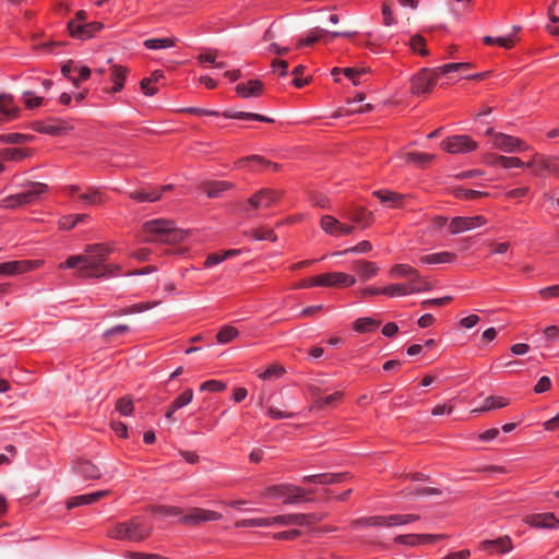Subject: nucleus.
Returning a JSON list of instances; mask_svg holds the SVG:
<instances>
[{
	"instance_id": "obj_54",
	"label": "nucleus",
	"mask_w": 559,
	"mask_h": 559,
	"mask_svg": "<svg viewBox=\"0 0 559 559\" xmlns=\"http://www.w3.org/2000/svg\"><path fill=\"white\" fill-rule=\"evenodd\" d=\"M381 12H382V16H383V24L385 26H392L396 23L395 17L393 15V10H392V0L384 1V3L382 4Z\"/></svg>"
},
{
	"instance_id": "obj_46",
	"label": "nucleus",
	"mask_w": 559,
	"mask_h": 559,
	"mask_svg": "<svg viewBox=\"0 0 559 559\" xmlns=\"http://www.w3.org/2000/svg\"><path fill=\"white\" fill-rule=\"evenodd\" d=\"M270 516L245 519L236 523V527H269Z\"/></svg>"
},
{
	"instance_id": "obj_3",
	"label": "nucleus",
	"mask_w": 559,
	"mask_h": 559,
	"mask_svg": "<svg viewBox=\"0 0 559 559\" xmlns=\"http://www.w3.org/2000/svg\"><path fill=\"white\" fill-rule=\"evenodd\" d=\"M309 491L293 484H277L265 487L261 497L267 500H282L284 504H298L311 501L308 498Z\"/></svg>"
},
{
	"instance_id": "obj_26",
	"label": "nucleus",
	"mask_w": 559,
	"mask_h": 559,
	"mask_svg": "<svg viewBox=\"0 0 559 559\" xmlns=\"http://www.w3.org/2000/svg\"><path fill=\"white\" fill-rule=\"evenodd\" d=\"M481 548L490 554H504L512 549V543L508 536H504L493 540H484Z\"/></svg>"
},
{
	"instance_id": "obj_39",
	"label": "nucleus",
	"mask_w": 559,
	"mask_h": 559,
	"mask_svg": "<svg viewBox=\"0 0 559 559\" xmlns=\"http://www.w3.org/2000/svg\"><path fill=\"white\" fill-rule=\"evenodd\" d=\"M328 35V31L314 27L304 38H299L297 41V48L308 47L317 43L323 35Z\"/></svg>"
},
{
	"instance_id": "obj_2",
	"label": "nucleus",
	"mask_w": 559,
	"mask_h": 559,
	"mask_svg": "<svg viewBox=\"0 0 559 559\" xmlns=\"http://www.w3.org/2000/svg\"><path fill=\"white\" fill-rule=\"evenodd\" d=\"M153 532L152 523L142 515H136L128 521L116 524L110 536L121 540L143 542L147 539Z\"/></svg>"
},
{
	"instance_id": "obj_29",
	"label": "nucleus",
	"mask_w": 559,
	"mask_h": 559,
	"mask_svg": "<svg viewBox=\"0 0 559 559\" xmlns=\"http://www.w3.org/2000/svg\"><path fill=\"white\" fill-rule=\"evenodd\" d=\"M355 528L358 527H390L389 515L364 516L353 522Z\"/></svg>"
},
{
	"instance_id": "obj_47",
	"label": "nucleus",
	"mask_w": 559,
	"mask_h": 559,
	"mask_svg": "<svg viewBox=\"0 0 559 559\" xmlns=\"http://www.w3.org/2000/svg\"><path fill=\"white\" fill-rule=\"evenodd\" d=\"M348 474L346 473H324L320 474L319 485L338 484L346 480Z\"/></svg>"
},
{
	"instance_id": "obj_18",
	"label": "nucleus",
	"mask_w": 559,
	"mask_h": 559,
	"mask_svg": "<svg viewBox=\"0 0 559 559\" xmlns=\"http://www.w3.org/2000/svg\"><path fill=\"white\" fill-rule=\"evenodd\" d=\"M238 168H246L251 171H260L264 169H269L271 171H277L280 166L270 160L264 159L259 155H251L243 158H240L236 163Z\"/></svg>"
},
{
	"instance_id": "obj_59",
	"label": "nucleus",
	"mask_w": 559,
	"mask_h": 559,
	"mask_svg": "<svg viewBox=\"0 0 559 559\" xmlns=\"http://www.w3.org/2000/svg\"><path fill=\"white\" fill-rule=\"evenodd\" d=\"M371 249H372V245L367 240H362V241L358 242L356 246L345 249L344 251L340 252L338 254H345L348 252L366 253V252H369Z\"/></svg>"
},
{
	"instance_id": "obj_43",
	"label": "nucleus",
	"mask_w": 559,
	"mask_h": 559,
	"mask_svg": "<svg viewBox=\"0 0 559 559\" xmlns=\"http://www.w3.org/2000/svg\"><path fill=\"white\" fill-rule=\"evenodd\" d=\"M153 513L157 516H163V518H166V516H179L180 518L183 514V510L179 507H175V506H156L153 508Z\"/></svg>"
},
{
	"instance_id": "obj_33",
	"label": "nucleus",
	"mask_w": 559,
	"mask_h": 559,
	"mask_svg": "<svg viewBox=\"0 0 559 559\" xmlns=\"http://www.w3.org/2000/svg\"><path fill=\"white\" fill-rule=\"evenodd\" d=\"M245 236L248 237L251 240H270L272 242H275L277 240V236L271 228H264V227H257L251 228L249 230L245 231Z\"/></svg>"
},
{
	"instance_id": "obj_48",
	"label": "nucleus",
	"mask_w": 559,
	"mask_h": 559,
	"mask_svg": "<svg viewBox=\"0 0 559 559\" xmlns=\"http://www.w3.org/2000/svg\"><path fill=\"white\" fill-rule=\"evenodd\" d=\"M284 372V367L277 364H272L264 371L259 372L258 377L262 380H270L272 378H280Z\"/></svg>"
},
{
	"instance_id": "obj_28",
	"label": "nucleus",
	"mask_w": 559,
	"mask_h": 559,
	"mask_svg": "<svg viewBox=\"0 0 559 559\" xmlns=\"http://www.w3.org/2000/svg\"><path fill=\"white\" fill-rule=\"evenodd\" d=\"M171 189L170 185L164 186L160 190L152 189L150 191L146 190H135L129 193V198L135 200L138 202H155L160 199L162 192Z\"/></svg>"
},
{
	"instance_id": "obj_1",
	"label": "nucleus",
	"mask_w": 559,
	"mask_h": 559,
	"mask_svg": "<svg viewBox=\"0 0 559 559\" xmlns=\"http://www.w3.org/2000/svg\"><path fill=\"white\" fill-rule=\"evenodd\" d=\"M112 249L106 243H93L86 246L84 254L69 257L59 264V269H78L83 277H112L120 275V265L106 264Z\"/></svg>"
},
{
	"instance_id": "obj_37",
	"label": "nucleus",
	"mask_w": 559,
	"mask_h": 559,
	"mask_svg": "<svg viewBox=\"0 0 559 559\" xmlns=\"http://www.w3.org/2000/svg\"><path fill=\"white\" fill-rule=\"evenodd\" d=\"M509 404V400L503 396H488L484 401V405L480 408L474 409V413L488 412L497 408H502Z\"/></svg>"
},
{
	"instance_id": "obj_22",
	"label": "nucleus",
	"mask_w": 559,
	"mask_h": 559,
	"mask_svg": "<svg viewBox=\"0 0 559 559\" xmlns=\"http://www.w3.org/2000/svg\"><path fill=\"white\" fill-rule=\"evenodd\" d=\"M108 495L109 490H98L90 493L74 496L68 499L67 508L71 510L81 506H90Z\"/></svg>"
},
{
	"instance_id": "obj_20",
	"label": "nucleus",
	"mask_w": 559,
	"mask_h": 559,
	"mask_svg": "<svg viewBox=\"0 0 559 559\" xmlns=\"http://www.w3.org/2000/svg\"><path fill=\"white\" fill-rule=\"evenodd\" d=\"M555 157L546 156L542 154H534L532 158L526 163L527 168L533 169V174L539 177L547 176L549 169L554 168Z\"/></svg>"
},
{
	"instance_id": "obj_36",
	"label": "nucleus",
	"mask_w": 559,
	"mask_h": 559,
	"mask_svg": "<svg viewBox=\"0 0 559 559\" xmlns=\"http://www.w3.org/2000/svg\"><path fill=\"white\" fill-rule=\"evenodd\" d=\"M449 233L451 235H457L464 231L472 230L469 217L468 216H455L453 217L449 225Z\"/></svg>"
},
{
	"instance_id": "obj_4",
	"label": "nucleus",
	"mask_w": 559,
	"mask_h": 559,
	"mask_svg": "<svg viewBox=\"0 0 559 559\" xmlns=\"http://www.w3.org/2000/svg\"><path fill=\"white\" fill-rule=\"evenodd\" d=\"M356 283L353 275L344 272H330L319 274L312 277L302 278L293 285L294 289H304L311 287H350Z\"/></svg>"
},
{
	"instance_id": "obj_7",
	"label": "nucleus",
	"mask_w": 559,
	"mask_h": 559,
	"mask_svg": "<svg viewBox=\"0 0 559 559\" xmlns=\"http://www.w3.org/2000/svg\"><path fill=\"white\" fill-rule=\"evenodd\" d=\"M485 134L490 136L492 148L504 153L525 152L530 150V145L523 140L506 133L495 132L492 128L487 129Z\"/></svg>"
},
{
	"instance_id": "obj_14",
	"label": "nucleus",
	"mask_w": 559,
	"mask_h": 559,
	"mask_svg": "<svg viewBox=\"0 0 559 559\" xmlns=\"http://www.w3.org/2000/svg\"><path fill=\"white\" fill-rule=\"evenodd\" d=\"M43 265L41 260H16L0 263V275L12 276L31 272Z\"/></svg>"
},
{
	"instance_id": "obj_61",
	"label": "nucleus",
	"mask_w": 559,
	"mask_h": 559,
	"mask_svg": "<svg viewBox=\"0 0 559 559\" xmlns=\"http://www.w3.org/2000/svg\"><path fill=\"white\" fill-rule=\"evenodd\" d=\"M394 542L400 545H406L412 547L419 545L417 534L399 535L394 538Z\"/></svg>"
},
{
	"instance_id": "obj_11",
	"label": "nucleus",
	"mask_w": 559,
	"mask_h": 559,
	"mask_svg": "<svg viewBox=\"0 0 559 559\" xmlns=\"http://www.w3.org/2000/svg\"><path fill=\"white\" fill-rule=\"evenodd\" d=\"M440 146L449 154H466L474 152L478 144L469 135L459 134L445 138Z\"/></svg>"
},
{
	"instance_id": "obj_16",
	"label": "nucleus",
	"mask_w": 559,
	"mask_h": 559,
	"mask_svg": "<svg viewBox=\"0 0 559 559\" xmlns=\"http://www.w3.org/2000/svg\"><path fill=\"white\" fill-rule=\"evenodd\" d=\"M104 24L102 22H90L79 23L78 21H70L68 23V29L72 37L86 40L93 37L96 33L103 29Z\"/></svg>"
},
{
	"instance_id": "obj_63",
	"label": "nucleus",
	"mask_w": 559,
	"mask_h": 559,
	"mask_svg": "<svg viewBox=\"0 0 559 559\" xmlns=\"http://www.w3.org/2000/svg\"><path fill=\"white\" fill-rule=\"evenodd\" d=\"M88 216L86 214H74L70 215L64 218V222H62V227L71 229L75 227L79 223L83 222Z\"/></svg>"
},
{
	"instance_id": "obj_42",
	"label": "nucleus",
	"mask_w": 559,
	"mask_h": 559,
	"mask_svg": "<svg viewBox=\"0 0 559 559\" xmlns=\"http://www.w3.org/2000/svg\"><path fill=\"white\" fill-rule=\"evenodd\" d=\"M176 45L175 38H150L144 41V46L151 50L171 48Z\"/></svg>"
},
{
	"instance_id": "obj_58",
	"label": "nucleus",
	"mask_w": 559,
	"mask_h": 559,
	"mask_svg": "<svg viewBox=\"0 0 559 559\" xmlns=\"http://www.w3.org/2000/svg\"><path fill=\"white\" fill-rule=\"evenodd\" d=\"M226 384L219 380H207L200 385V391L222 392Z\"/></svg>"
},
{
	"instance_id": "obj_5",
	"label": "nucleus",
	"mask_w": 559,
	"mask_h": 559,
	"mask_svg": "<svg viewBox=\"0 0 559 559\" xmlns=\"http://www.w3.org/2000/svg\"><path fill=\"white\" fill-rule=\"evenodd\" d=\"M47 185L43 182H32L25 190L5 197L0 201L2 209L14 210L20 206L36 202L44 193L47 192Z\"/></svg>"
},
{
	"instance_id": "obj_35",
	"label": "nucleus",
	"mask_w": 559,
	"mask_h": 559,
	"mask_svg": "<svg viewBox=\"0 0 559 559\" xmlns=\"http://www.w3.org/2000/svg\"><path fill=\"white\" fill-rule=\"evenodd\" d=\"M379 325L380 322L370 317L359 318L353 322V329L357 333L372 332L377 330Z\"/></svg>"
},
{
	"instance_id": "obj_41",
	"label": "nucleus",
	"mask_w": 559,
	"mask_h": 559,
	"mask_svg": "<svg viewBox=\"0 0 559 559\" xmlns=\"http://www.w3.org/2000/svg\"><path fill=\"white\" fill-rule=\"evenodd\" d=\"M420 519L417 514L405 513V514H391L389 515V525L393 526H403L411 523H414Z\"/></svg>"
},
{
	"instance_id": "obj_13",
	"label": "nucleus",
	"mask_w": 559,
	"mask_h": 559,
	"mask_svg": "<svg viewBox=\"0 0 559 559\" xmlns=\"http://www.w3.org/2000/svg\"><path fill=\"white\" fill-rule=\"evenodd\" d=\"M432 289V286H418L416 283H393L389 284L384 287H381L382 295L388 297H403L414 294H419L424 292H429Z\"/></svg>"
},
{
	"instance_id": "obj_60",
	"label": "nucleus",
	"mask_w": 559,
	"mask_h": 559,
	"mask_svg": "<svg viewBox=\"0 0 559 559\" xmlns=\"http://www.w3.org/2000/svg\"><path fill=\"white\" fill-rule=\"evenodd\" d=\"M419 545H430L445 538L442 534H417Z\"/></svg>"
},
{
	"instance_id": "obj_55",
	"label": "nucleus",
	"mask_w": 559,
	"mask_h": 559,
	"mask_svg": "<svg viewBox=\"0 0 559 559\" xmlns=\"http://www.w3.org/2000/svg\"><path fill=\"white\" fill-rule=\"evenodd\" d=\"M35 130L44 134L60 135L64 129L57 123H41Z\"/></svg>"
},
{
	"instance_id": "obj_45",
	"label": "nucleus",
	"mask_w": 559,
	"mask_h": 559,
	"mask_svg": "<svg viewBox=\"0 0 559 559\" xmlns=\"http://www.w3.org/2000/svg\"><path fill=\"white\" fill-rule=\"evenodd\" d=\"M239 332L236 328L231 325H225L218 331L216 340L219 344H227L236 338Z\"/></svg>"
},
{
	"instance_id": "obj_53",
	"label": "nucleus",
	"mask_w": 559,
	"mask_h": 559,
	"mask_svg": "<svg viewBox=\"0 0 559 559\" xmlns=\"http://www.w3.org/2000/svg\"><path fill=\"white\" fill-rule=\"evenodd\" d=\"M409 46H411V49L414 52H417L420 56H427L428 55V50L426 49V40L420 35L413 36L411 38V40H409Z\"/></svg>"
},
{
	"instance_id": "obj_31",
	"label": "nucleus",
	"mask_w": 559,
	"mask_h": 559,
	"mask_svg": "<svg viewBox=\"0 0 559 559\" xmlns=\"http://www.w3.org/2000/svg\"><path fill=\"white\" fill-rule=\"evenodd\" d=\"M365 95L358 94L352 100H348L346 107L344 108L345 114L354 115V114H366L371 111L372 106L370 104H364Z\"/></svg>"
},
{
	"instance_id": "obj_52",
	"label": "nucleus",
	"mask_w": 559,
	"mask_h": 559,
	"mask_svg": "<svg viewBox=\"0 0 559 559\" xmlns=\"http://www.w3.org/2000/svg\"><path fill=\"white\" fill-rule=\"evenodd\" d=\"M193 399L192 389H186L180 395H178L171 403L173 409H180L187 406Z\"/></svg>"
},
{
	"instance_id": "obj_38",
	"label": "nucleus",
	"mask_w": 559,
	"mask_h": 559,
	"mask_svg": "<svg viewBox=\"0 0 559 559\" xmlns=\"http://www.w3.org/2000/svg\"><path fill=\"white\" fill-rule=\"evenodd\" d=\"M344 393L341 391H336L330 395L316 397L311 408L323 409L328 406H331L335 403H338L343 400Z\"/></svg>"
},
{
	"instance_id": "obj_56",
	"label": "nucleus",
	"mask_w": 559,
	"mask_h": 559,
	"mask_svg": "<svg viewBox=\"0 0 559 559\" xmlns=\"http://www.w3.org/2000/svg\"><path fill=\"white\" fill-rule=\"evenodd\" d=\"M354 221L358 224H362L364 227H367L372 224L373 214L365 209H360L355 213Z\"/></svg>"
},
{
	"instance_id": "obj_44",
	"label": "nucleus",
	"mask_w": 559,
	"mask_h": 559,
	"mask_svg": "<svg viewBox=\"0 0 559 559\" xmlns=\"http://www.w3.org/2000/svg\"><path fill=\"white\" fill-rule=\"evenodd\" d=\"M78 199L87 205H96L103 203V193L99 190L90 189L87 192L78 195Z\"/></svg>"
},
{
	"instance_id": "obj_40",
	"label": "nucleus",
	"mask_w": 559,
	"mask_h": 559,
	"mask_svg": "<svg viewBox=\"0 0 559 559\" xmlns=\"http://www.w3.org/2000/svg\"><path fill=\"white\" fill-rule=\"evenodd\" d=\"M483 41H484V44H486L488 46L498 45L502 48L510 49L514 46L515 39H514V35L511 34L508 36H498V37L485 36L483 38Z\"/></svg>"
},
{
	"instance_id": "obj_49",
	"label": "nucleus",
	"mask_w": 559,
	"mask_h": 559,
	"mask_svg": "<svg viewBox=\"0 0 559 559\" xmlns=\"http://www.w3.org/2000/svg\"><path fill=\"white\" fill-rule=\"evenodd\" d=\"M23 102L24 106L27 109H35L43 105L44 98L40 96H37L35 93L31 91H26L23 93Z\"/></svg>"
},
{
	"instance_id": "obj_32",
	"label": "nucleus",
	"mask_w": 559,
	"mask_h": 559,
	"mask_svg": "<svg viewBox=\"0 0 559 559\" xmlns=\"http://www.w3.org/2000/svg\"><path fill=\"white\" fill-rule=\"evenodd\" d=\"M0 112L8 120H13L19 116L20 109L14 104L13 97L11 95H0Z\"/></svg>"
},
{
	"instance_id": "obj_17",
	"label": "nucleus",
	"mask_w": 559,
	"mask_h": 559,
	"mask_svg": "<svg viewBox=\"0 0 559 559\" xmlns=\"http://www.w3.org/2000/svg\"><path fill=\"white\" fill-rule=\"evenodd\" d=\"M281 198V193L272 189H261L249 199V205L254 209H267L274 205Z\"/></svg>"
},
{
	"instance_id": "obj_50",
	"label": "nucleus",
	"mask_w": 559,
	"mask_h": 559,
	"mask_svg": "<svg viewBox=\"0 0 559 559\" xmlns=\"http://www.w3.org/2000/svg\"><path fill=\"white\" fill-rule=\"evenodd\" d=\"M488 192L473 190V189H456L455 197L463 200H475L483 197H488Z\"/></svg>"
},
{
	"instance_id": "obj_12",
	"label": "nucleus",
	"mask_w": 559,
	"mask_h": 559,
	"mask_svg": "<svg viewBox=\"0 0 559 559\" xmlns=\"http://www.w3.org/2000/svg\"><path fill=\"white\" fill-rule=\"evenodd\" d=\"M223 519V514L209 509L191 508L180 518V523L190 526H198L203 523L217 522Z\"/></svg>"
},
{
	"instance_id": "obj_30",
	"label": "nucleus",
	"mask_w": 559,
	"mask_h": 559,
	"mask_svg": "<svg viewBox=\"0 0 559 559\" xmlns=\"http://www.w3.org/2000/svg\"><path fill=\"white\" fill-rule=\"evenodd\" d=\"M127 69L122 66L115 64L110 68V78L112 82L111 93H119L124 87Z\"/></svg>"
},
{
	"instance_id": "obj_23",
	"label": "nucleus",
	"mask_w": 559,
	"mask_h": 559,
	"mask_svg": "<svg viewBox=\"0 0 559 559\" xmlns=\"http://www.w3.org/2000/svg\"><path fill=\"white\" fill-rule=\"evenodd\" d=\"M264 85L260 80H249L236 85V92L241 98L258 97L263 93Z\"/></svg>"
},
{
	"instance_id": "obj_21",
	"label": "nucleus",
	"mask_w": 559,
	"mask_h": 559,
	"mask_svg": "<svg viewBox=\"0 0 559 559\" xmlns=\"http://www.w3.org/2000/svg\"><path fill=\"white\" fill-rule=\"evenodd\" d=\"M524 522L536 528H558L559 520L551 512L530 514Z\"/></svg>"
},
{
	"instance_id": "obj_34",
	"label": "nucleus",
	"mask_w": 559,
	"mask_h": 559,
	"mask_svg": "<svg viewBox=\"0 0 559 559\" xmlns=\"http://www.w3.org/2000/svg\"><path fill=\"white\" fill-rule=\"evenodd\" d=\"M76 472L86 479H99L102 476L99 468L90 461L80 462Z\"/></svg>"
},
{
	"instance_id": "obj_57",
	"label": "nucleus",
	"mask_w": 559,
	"mask_h": 559,
	"mask_svg": "<svg viewBox=\"0 0 559 559\" xmlns=\"http://www.w3.org/2000/svg\"><path fill=\"white\" fill-rule=\"evenodd\" d=\"M468 67H469V63L451 62V63H445V64L437 68V71H438V73L449 74V73L457 72L461 69L468 68Z\"/></svg>"
},
{
	"instance_id": "obj_64",
	"label": "nucleus",
	"mask_w": 559,
	"mask_h": 559,
	"mask_svg": "<svg viewBox=\"0 0 559 559\" xmlns=\"http://www.w3.org/2000/svg\"><path fill=\"white\" fill-rule=\"evenodd\" d=\"M543 334L548 342H559V326L548 325L544 329Z\"/></svg>"
},
{
	"instance_id": "obj_6",
	"label": "nucleus",
	"mask_w": 559,
	"mask_h": 559,
	"mask_svg": "<svg viewBox=\"0 0 559 559\" xmlns=\"http://www.w3.org/2000/svg\"><path fill=\"white\" fill-rule=\"evenodd\" d=\"M176 230L175 223L169 219L157 218L152 219L143 225V237L146 241H170L174 239Z\"/></svg>"
},
{
	"instance_id": "obj_10",
	"label": "nucleus",
	"mask_w": 559,
	"mask_h": 559,
	"mask_svg": "<svg viewBox=\"0 0 559 559\" xmlns=\"http://www.w3.org/2000/svg\"><path fill=\"white\" fill-rule=\"evenodd\" d=\"M323 515L319 513H292V514H282L270 516V525H280V526H305L318 523L323 520Z\"/></svg>"
},
{
	"instance_id": "obj_51",
	"label": "nucleus",
	"mask_w": 559,
	"mask_h": 559,
	"mask_svg": "<svg viewBox=\"0 0 559 559\" xmlns=\"http://www.w3.org/2000/svg\"><path fill=\"white\" fill-rule=\"evenodd\" d=\"M133 409V402L129 397H120L116 403V411L122 416H131Z\"/></svg>"
},
{
	"instance_id": "obj_62",
	"label": "nucleus",
	"mask_w": 559,
	"mask_h": 559,
	"mask_svg": "<svg viewBox=\"0 0 559 559\" xmlns=\"http://www.w3.org/2000/svg\"><path fill=\"white\" fill-rule=\"evenodd\" d=\"M159 302L158 301H145V302H139V304H134L132 306H129V312L130 314H134V313H140V312H144L146 310H150L154 307H156Z\"/></svg>"
},
{
	"instance_id": "obj_25",
	"label": "nucleus",
	"mask_w": 559,
	"mask_h": 559,
	"mask_svg": "<svg viewBox=\"0 0 559 559\" xmlns=\"http://www.w3.org/2000/svg\"><path fill=\"white\" fill-rule=\"evenodd\" d=\"M456 260V254L450 251H441L421 255L418 259L419 264L436 265L453 263Z\"/></svg>"
},
{
	"instance_id": "obj_24",
	"label": "nucleus",
	"mask_w": 559,
	"mask_h": 559,
	"mask_svg": "<svg viewBox=\"0 0 559 559\" xmlns=\"http://www.w3.org/2000/svg\"><path fill=\"white\" fill-rule=\"evenodd\" d=\"M373 195L377 197L382 204L390 209L402 207L406 198L405 194H401L391 190H377L373 192Z\"/></svg>"
},
{
	"instance_id": "obj_9",
	"label": "nucleus",
	"mask_w": 559,
	"mask_h": 559,
	"mask_svg": "<svg viewBox=\"0 0 559 559\" xmlns=\"http://www.w3.org/2000/svg\"><path fill=\"white\" fill-rule=\"evenodd\" d=\"M439 73L437 69H421L411 80V91L414 95L428 94L436 86Z\"/></svg>"
},
{
	"instance_id": "obj_19",
	"label": "nucleus",
	"mask_w": 559,
	"mask_h": 559,
	"mask_svg": "<svg viewBox=\"0 0 559 559\" xmlns=\"http://www.w3.org/2000/svg\"><path fill=\"white\" fill-rule=\"evenodd\" d=\"M320 226L326 234L334 237L349 235L354 231L353 225L343 224L331 215L322 216Z\"/></svg>"
},
{
	"instance_id": "obj_27",
	"label": "nucleus",
	"mask_w": 559,
	"mask_h": 559,
	"mask_svg": "<svg viewBox=\"0 0 559 559\" xmlns=\"http://www.w3.org/2000/svg\"><path fill=\"white\" fill-rule=\"evenodd\" d=\"M353 270L360 280L367 281L377 275L379 266L377 263L366 260H357L353 264Z\"/></svg>"
},
{
	"instance_id": "obj_8",
	"label": "nucleus",
	"mask_w": 559,
	"mask_h": 559,
	"mask_svg": "<svg viewBox=\"0 0 559 559\" xmlns=\"http://www.w3.org/2000/svg\"><path fill=\"white\" fill-rule=\"evenodd\" d=\"M183 111H187L189 114H193L197 116H215V117L223 116L226 119L260 121V122H266V123L274 122V120L271 117L263 116L260 114H254V112H247V111L225 110L221 114L216 110H210V109H204V108H200V107H188V108H185Z\"/></svg>"
},
{
	"instance_id": "obj_15",
	"label": "nucleus",
	"mask_w": 559,
	"mask_h": 559,
	"mask_svg": "<svg viewBox=\"0 0 559 559\" xmlns=\"http://www.w3.org/2000/svg\"><path fill=\"white\" fill-rule=\"evenodd\" d=\"M389 276L392 278H408L409 283H416L418 286H431L415 267L405 263L394 264L389 271Z\"/></svg>"
}]
</instances>
